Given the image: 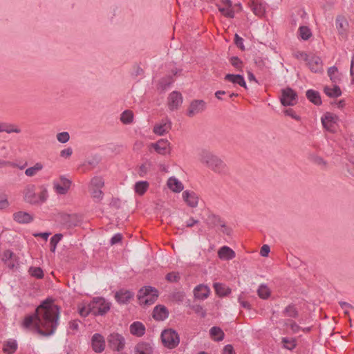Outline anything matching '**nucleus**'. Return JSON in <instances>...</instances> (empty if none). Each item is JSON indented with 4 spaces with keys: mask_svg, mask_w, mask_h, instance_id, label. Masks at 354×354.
<instances>
[{
    "mask_svg": "<svg viewBox=\"0 0 354 354\" xmlns=\"http://www.w3.org/2000/svg\"><path fill=\"white\" fill-rule=\"evenodd\" d=\"M53 299L48 297L35 308V313L25 317L23 326L32 327L44 337L53 335L59 325L61 308L53 304Z\"/></svg>",
    "mask_w": 354,
    "mask_h": 354,
    "instance_id": "f257e3e1",
    "label": "nucleus"
},
{
    "mask_svg": "<svg viewBox=\"0 0 354 354\" xmlns=\"http://www.w3.org/2000/svg\"><path fill=\"white\" fill-rule=\"evenodd\" d=\"M200 162L207 168L220 175H227L229 169L224 161L212 152L203 150L200 153Z\"/></svg>",
    "mask_w": 354,
    "mask_h": 354,
    "instance_id": "f03ea898",
    "label": "nucleus"
},
{
    "mask_svg": "<svg viewBox=\"0 0 354 354\" xmlns=\"http://www.w3.org/2000/svg\"><path fill=\"white\" fill-rule=\"evenodd\" d=\"M158 297V291L151 286H145L141 288L138 295V299L140 305L151 306L155 303Z\"/></svg>",
    "mask_w": 354,
    "mask_h": 354,
    "instance_id": "7ed1b4c3",
    "label": "nucleus"
},
{
    "mask_svg": "<svg viewBox=\"0 0 354 354\" xmlns=\"http://www.w3.org/2000/svg\"><path fill=\"white\" fill-rule=\"evenodd\" d=\"M91 314L94 316H103L106 314L111 308V303L103 297H94L89 304Z\"/></svg>",
    "mask_w": 354,
    "mask_h": 354,
    "instance_id": "20e7f679",
    "label": "nucleus"
},
{
    "mask_svg": "<svg viewBox=\"0 0 354 354\" xmlns=\"http://www.w3.org/2000/svg\"><path fill=\"white\" fill-rule=\"evenodd\" d=\"M161 339L163 345L169 349L177 347L180 342L178 333L171 328L165 329L162 332Z\"/></svg>",
    "mask_w": 354,
    "mask_h": 354,
    "instance_id": "39448f33",
    "label": "nucleus"
},
{
    "mask_svg": "<svg viewBox=\"0 0 354 354\" xmlns=\"http://www.w3.org/2000/svg\"><path fill=\"white\" fill-rule=\"evenodd\" d=\"M280 101L284 106H294L297 103V94L292 88L287 87L281 90Z\"/></svg>",
    "mask_w": 354,
    "mask_h": 354,
    "instance_id": "423d86ee",
    "label": "nucleus"
},
{
    "mask_svg": "<svg viewBox=\"0 0 354 354\" xmlns=\"http://www.w3.org/2000/svg\"><path fill=\"white\" fill-rule=\"evenodd\" d=\"M109 347L113 351H120L124 348L125 339L119 333H111L107 337Z\"/></svg>",
    "mask_w": 354,
    "mask_h": 354,
    "instance_id": "0eeeda50",
    "label": "nucleus"
},
{
    "mask_svg": "<svg viewBox=\"0 0 354 354\" xmlns=\"http://www.w3.org/2000/svg\"><path fill=\"white\" fill-rule=\"evenodd\" d=\"M206 109V102L203 100H194L190 103L187 115L192 118L196 114L202 113Z\"/></svg>",
    "mask_w": 354,
    "mask_h": 354,
    "instance_id": "6e6552de",
    "label": "nucleus"
},
{
    "mask_svg": "<svg viewBox=\"0 0 354 354\" xmlns=\"http://www.w3.org/2000/svg\"><path fill=\"white\" fill-rule=\"evenodd\" d=\"M183 103L182 94L178 91L171 92L167 98V105L171 111L178 109Z\"/></svg>",
    "mask_w": 354,
    "mask_h": 354,
    "instance_id": "1a4fd4ad",
    "label": "nucleus"
},
{
    "mask_svg": "<svg viewBox=\"0 0 354 354\" xmlns=\"http://www.w3.org/2000/svg\"><path fill=\"white\" fill-rule=\"evenodd\" d=\"M24 200L30 204L35 205L39 203L37 194L35 193V186L34 185H27L23 192Z\"/></svg>",
    "mask_w": 354,
    "mask_h": 354,
    "instance_id": "9d476101",
    "label": "nucleus"
},
{
    "mask_svg": "<svg viewBox=\"0 0 354 354\" xmlns=\"http://www.w3.org/2000/svg\"><path fill=\"white\" fill-rule=\"evenodd\" d=\"M337 118L336 115L333 113L327 112L322 118V123L323 127L326 130L330 132H335V124Z\"/></svg>",
    "mask_w": 354,
    "mask_h": 354,
    "instance_id": "9b49d317",
    "label": "nucleus"
},
{
    "mask_svg": "<svg viewBox=\"0 0 354 354\" xmlns=\"http://www.w3.org/2000/svg\"><path fill=\"white\" fill-rule=\"evenodd\" d=\"M134 293L130 290L120 289L115 294V299L120 304H127L133 298Z\"/></svg>",
    "mask_w": 354,
    "mask_h": 354,
    "instance_id": "f8f14e48",
    "label": "nucleus"
},
{
    "mask_svg": "<svg viewBox=\"0 0 354 354\" xmlns=\"http://www.w3.org/2000/svg\"><path fill=\"white\" fill-rule=\"evenodd\" d=\"M335 26L339 35L342 37H347L348 22L343 15H337L335 19Z\"/></svg>",
    "mask_w": 354,
    "mask_h": 354,
    "instance_id": "ddd939ff",
    "label": "nucleus"
},
{
    "mask_svg": "<svg viewBox=\"0 0 354 354\" xmlns=\"http://www.w3.org/2000/svg\"><path fill=\"white\" fill-rule=\"evenodd\" d=\"M91 345L93 351L96 353H102L105 348V340L100 333H95L91 339Z\"/></svg>",
    "mask_w": 354,
    "mask_h": 354,
    "instance_id": "4468645a",
    "label": "nucleus"
},
{
    "mask_svg": "<svg viewBox=\"0 0 354 354\" xmlns=\"http://www.w3.org/2000/svg\"><path fill=\"white\" fill-rule=\"evenodd\" d=\"M1 260L9 269L12 270L15 267L17 258L12 251L6 250L2 254Z\"/></svg>",
    "mask_w": 354,
    "mask_h": 354,
    "instance_id": "2eb2a0df",
    "label": "nucleus"
},
{
    "mask_svg": "<svg viewBox=\"0 0 354 354\" xmlns=\"http://www.w3.org/2000/svg\"><path fill=\"white\" fill-rule=\"evenodd\" d=\"M53 185L57 193L59 194H65L71 187V181L64 176H61L60 183L54 182Z\"/></svg>",
    "mask_w": 354,
    "mask_h": 354,
    "instance_id": "dca6fc26",
    "label": "nucleus"
},
{
    "mask_svg": "<svg viewBox=\"0 0 354 354\" xmlns=\"http://www.w3.org/2000/svg\"><path fill=\"white\" fill-rule=\"evenodd\" d=\"M169 142L167 140L160 139L155 143L151 144V147L159 154L165 155L170 152Z\"/></svg>",
    "mask_w": 354,
    "mask_h": 354,
    "instance_id": "f3484780",
    "label": "nucleus"
},
{
    "mask_svg": "<svg viewBox=\"0 0 354 354\" xmlns=\"http://www.w3.org/2000/svg\"><path fill=\"white\" fill-rule=\"evenodd\" d=\"M171 129V122L168 118L162 120L160 124H158L153 127L154 133L163 136Z\"/></svg>",
    "mask_w": 354,
    "mask_h": 354,
    "instance_id": "a211bd4d",
    "label": "nucleus"
},
{
    "mask_svg": "<svg viewBox=\"0 0 354 354\" xmlns=\"http://www.w3.org/2000/svg\"><path fill=\"white\" fill-rule=\"evenodd\" d=\"M13 220L20 224H28L31 223L34 218L29 213L24 211H19L13 214Z\"/></svg>",
    "mask_w": 354,
    "mask_h": 354,
    "instance_id": "6ab92c4d",
    "label": "nucleus"
},
{
    "mask_svg": "<svg viewBox=\"0 0 354 354\" xmlns=\"http://www.w3.org/2000/svg\"><path fill=\"white\" fill-rule=\"evenodd\" d=\"M209 288L204 284H199L194 289V297L198 299L204 300L209 297Z\"/></svg>",
    "mask_w": 354,
    "mask_h": 354,
    "instance_id": "aec40b11",
    "label": "nucleus"
},
{
    "mask_svg": "<svg viewBox=\"0 0 354 354\" xmlns=\"http://www.w3.org/2000/svg\"><path fill=\"white\" fill-rule=\"evenodd\" d=\"M310 70L313 73H321L322 68V59L318 56H313L307 61Z\"/></svg>",
    "mask_w": 354,
    "mask_h": 354,
    "instance_id": "412c9836",
    "label": "nucleus"
},
{
    "mask_svg": "<svg viewBox=\"0 0 354 354\" xmlns=\"http://www.w3.org/2000/svg\"><path fill=\"white\" fill-rule=\"evenodd\" d=\"M169 316V310L162 305L156 306L153 311V317L157 321H163Z\"/></svg>",
    "mask_w": 354,
    "mask_h": 354,
    "instance_id": "4be33fe9",
    "label": "nucleus"
},
{
    "mask_svg": "<svg viewBox=\"0 0 354 354\" xmlns=\"http://www.w3.org/2000/svg\"><path fill=\"white\" fill-rule=\"evenodd\" d=\"M224 80L225 81L232 82V84H238L240 86L243 87L247 89V85H246L245 79H244L243 76L240 74L235 75V74L228 73V74L225 75Z\"/></svg>",
    "mask_w": 354,
    "mask_h": 354,
    "instance_id": "5701e85b",
    "label": "nucleus"
},
{
    "mask_svg": "<svg viewBox=\"0 0 354 354\" xmlns=\"http://www.w3.org/2000/svg\"><path fill=\"white\" fill-rule=\"evenodd\" d=\"M183 198L189 206L196 207L198 205V197L194 192L188 190L183 192Z\"/></svg>",
    "mask_w": 354,
    "mask_h": 354,
    "instance_id": "b1692460",
    "label": "nucleus"
},
{
    "mask_svg": "<svg viewBox=\"0 0 354 354\" xmlns=\"http://www.w3.org/2000/svg\"><path fill=\"white\" fill-rule=\"evenodd\" d=\"M135 354H152L153 347L149 342H140L134 348Z\"/></svg>",
    "mask_w": 354,
    "mask_h": 354,
    "instance_id": "393cba45",
    "label": "nucleus"
},
{
    "mask_svg": "<svg viewBox=\"0 0 354 354\" xmlns=\"http://www.w3.org/2000/svg\"><path fill=\"white\" fill-rule=\"evenodd\" d=\"M223 222V221L221 219L220 216L212 213H209L205 221V223L209 229H212L216 226L221 225Z\"/></svg>",
    "mask_w": 354,
    "mask_h": 354,
    "instance_id": "a878e982",
    "label": "nucleus"
},
{
    "mask_svg": "<svg viewBox=\"0 0 354 354\" xmlns=\"http://www.w3.org/2000/svg\"><path fill=\"white\" fill-rule=\"evenodd\" d=\"M213 287L216 294L220 297H226L232 292L230 288L222 283L215 282L213 284Z\"/></svg>",
    "mask_w": 354,
    "mask_h": 354,
    "instance_id": "bb28decb",
    "label": "nucleus"
},
{
    "mask_svg": "<svg viewBox=\"0 0 354 354\" xmlns=\"http://www.w3.org/2000/svg\"><path fill=\"white\" fill-rule=\"evenodd\" d=\"M59 218L60 223L68 229L77 225L75 216L73 214H62Z\"/></svg>",
    "mask_w": 354,
    "mask_h": 354,
    "instance_id": "cd10ccee",
    "label": "nucleus"
},
{
    "mask_svg": "<svg viewBox=\"0 0 354 354\" xmlns=\"http://www.w3.org/2000/svg\"><path fill=\"white\" fill-rule=\"evenodd\" d=\"M218 256L221 259L231 260L235 257L236 254L232 249L225 245L219 249Z\"/></svg>",
    "mask_w": 354,
    "mask_h": 354,
    "instance_id": "c85d7f7f",
    "label": "nucleus"
},
{
    "mask_svg": "<svg viewBox=\"0 0 354 354\" xmlns=\"http://www.w3.org/2000/svg\"><path fill=\"white\" fill-rule=\"evenodd\" d=\"M130 332L133 335L142 337L145 333V326L140 322H134L130 326Z\"/></svg>",
    "mask_w": 354,
    "mask_h": 354,
    "instance_id": "c756f323",
    "label": "nucleus"
},
{
    "mask_svg": "<svg viewBox=\"0 0 354 354\" xmlns=\"http://www.w3.org/2000/svg\"><path fill=\"white\" fill-rule=\"evenodd\" d=\"M306 96L307 99L315 105H321L322 102L320 94L318 91L313 89H308L306 92Z\"/></svg>",
    "mask_w": 354,
    "mask_h": 354,
    "instance_id": "7c9ffc66",
    "label": "nucleus"
},
{
    "mask_svg": "<svg viewBox=\"0 0 354 354\" xmlns=\"http://www.w3.org/2000/svg\"><path fill=\"white\" fill-rule=\"evenodd\" d=\"M167 185L170 189L174 192H180L184 187L180 181L175 177H171L168 179Z\"/></svg>",
    "mask_w": 354,
    "mask_h": 354,
    "instance_id": "2f4dec72",
    "label": "nucleus"
},
{
    "mask_svg": "<svg viewBox=\"0 0 354 354\" xmlns=\"http://www.w3.org/2000/svg\"><path fill=\"white\" fill-rule=\"evenodd\" d=\"M17 342L15 339H10L3 344V351L7 354H12L17 349Z\"/></svg>",
    "mask_w": 354,
    "mask_h": 354,
    "instance_id": "473e14b6",
    "label": "nucleus"
},
{
    "mask_svg": "<svg viewBox=\"0 0 354 354\" xmlns=\"http://www.w3.org/2000/svg\"><path fill=\"white\" fill-rule=\"evenodd\" d=\"M0 132L11 133H20L21 129L12 124L1 122L0 123Z\"/></svg>",
    "mask_w": 354,
    "mask_h": 354,
    "instance_id": "72a5a7b5",
    "label": "nucleus"
},
{
    "mask_svg": "<svg viewBox=\"0 0 354 354\" xmlns=\"http://www.w3.org/2000/svg\"><path fill=\"white\" fill-rule=\"evenodd\" d=\"M283 315L286 317L297 318L299 317V312L295 305L290 304L285 308L283 311Z\"/></svg>",
    "mask_w": 354,
    "mask_h": 354,
    "instance_id": "f704fd0d",
    "label": "nucleus"
},
{
    "mask_svg": "<svg viewBox=\"0 0 354 354\" xmlns=\"http://www.w3.org/2000/svg\"><path fill=\"white\" fill-rule=\"evenodd\" d=\"M209 334L217 342L222 341L225 336L222 329L218 326L212 327L209 330Z\"/></svg>",
    "mask_w": 354,
    "mask_h": 354,
    "instance_id": "c9c22d12",
    "label": "nucleus"
},
{
    "mask_svg": "<svg viewBox=\"0 0 354 354\" xmlns=\"http://www.w3.org/2000/svg\"><path fill=\"white\" fill-rule=\"evenodd\" d=\"M324 91L330 97H337L342 95V91L337 85H335L333 88L326 86L324 88Z\"/></svg>",
    "mask_w": 354,
    "mask_h": 354,
    "instance_id": "e433bc0d",
    "label": "nucleus"
},
{
    "mask_svg": "<svg viewBox=\"0 0 354 354\" xmlns=\"http://www.w3.org/2000/svg\"><path fill=\"white\" fill-rule=\"evenodd\" d=\"M149 184L147 181H139L135 185V192L140 196L143 195L148 189Z\"/></svg>",
    "mask_w": 354,
    "mask_h": 354,
    "instance_id": "4c0bfd02",
    "label": "nucleus"
},
{
    "mask_svg": "<svg viewBox=\"0 0 354 354\" xmlns=\"http://www.w3.org/2000/svg\"><path fill=\"white\" fill-rule=\"evenodd\" d=\"M216 7L219 12L225 17L232 19L234 17V11L232 7H222L221 5L216 3Z\"/></svg>",
    "mask_w": 354,
    "mask_h": 354,
    "instance_id": "58836bf2",
    "label": "nucleus"
},
{
    "mask_svg": "<svg viewBox=\"0 0 354 354\" xmlns=\"http://www.w3.org/2000/svg\"><path fill=\"white\" fill-rule=\"evenodd\" d=\"M29 274L38 279H43L44 277V271L40 267L31 266L28 269Z\"/></svg>",
    "mask_w": 354,
    "mask_h": 354,
    "instance_id": "ea45409f",
    "label": "nucleus"
},
{
    "mask_svg": "<svg viewBox=\"0 0 354 354\" xmlns=\"http://www.w3.org/2000/svg\"><path fill=\"white\" fill-rule=\"evenodd\" d=\"M327 72L328 75L330 77V79L333 82L337 83L340 80L338 69L336 66H333L329 67Z\"/></svg>",
    "mask_w": 354,
    "mask_h": 354,
    "instance_id": "a19ab883",
    "label": "nucleus"
},
{
    "mask_svg": "<svg viewBox=\"0 0 354 354\" xmlns=\"http://www.w3.org/2000/svg\"><path fill=\"white\" fill-rule=\"evenodd\" d=\"M43 169V165L40 162H37L33 167H30L26 169L25 174L27 176H34L36 174Z\"/></svg>",
    "mask_w": 354,
    "mask_h": 354,
    "instance_id": "79ce46f5",
    "label": "nucleus"
},
{
    "mask_svg": "<svg viewBox=\"0 0 354 354\" xmlns=\"http://www.w3.org/2000/svg\"><path fill=\"white\" fill-rule=\"evenodd\" d=\"M133 114L130 110L123 111L120 115V120L123 124H128L133 122Z\"/></svg>",
    "mask_w": 354,
    "mask_h": 354,
    "instance_id": "37998d69",
    "label": "nucleus"
},
{
    "mask_svg": "<svg viewBox=\"0 0 354 354\" xmlns=\"http://www.w3.org/2000/svg\"><path fill=\"white\" fill-rule=\"evenodd\" d=\"M63 237V234L60 233L55 234L53 235L50 240V250L52 252H55L56 250L58 243L61 241Z\"/></svg>",
    "mask_w": 354,
    "mask_h": 354,
    "instance_id": "c03bdc74",
    "label": "nucleus"
},
{
    "mask_svg": "<svg viewBox=\"0 0 354 354\" xmlns=\"http://www.w3.org/2000/svg\"><path fill=\"white\" fill-rule=\"evenodd\" d=\"M299 35L303 40H308L312 36L310 29L306 26H301L299 28Z\"/></svg>",
    "mask_w": 354,
    "mask_h": 354,
    "instance_id": "a18cd8bd",
    "label": "nucleus"
},
{
    "mask_svg": "<svg viewBox=\"0 0 354 354\" xmlns=\"http://www.w3.org/2000/svg\"><path fill=\"white\" fill-rule=\"evenodd\" d=\"M257 294L260 298L266 299L270 295V290L267 286L261 284L257 290Z\"/></svg>",
    "mask_w": 354,
    "mask_h": 354,
    "instance_id": "49530a36",
    "label": "nucleus"
},
{
    "mask_svg": "<svg viewBox=\"0 0 354 354\" xmlns=\"http://www.w3.org/2000/svg\"><path fill=\"white\" fill-rule=\"evenodd\" d=\"M252 10L256 15L261 16L265 13L266 8L262 3H255L254 1L252 2Z\"/></svg>",
    "mask_w": 354,
    "mask_h": 354,
    "instance_id": "de8ad7c7",
    "label": "nucleus"
},
{
    "mask_svg": "<svg viewBox=\"0 0 354 354\" xmlns=\"http://www.w3.org/2000/svg\"><path fill=\"white\" fill-rule=\"evenodd\" d=\"M230 62L237 71L242 72L243 68V62L237 56H233L230 58Z\"/></svg>",
    "mask_w": 354,
    "mask_h": 354,
    "instance_id": "09e8293b",
    "label": "nucleus"
},
{
    "mask_svg": "<svg viewBox=\"0 0 354 354\" xmlns=\"http://www.w3.org/2000/svg\"><path fill=\"white\" fill-rule=\"evenodd\" d=\"M281 343L284 348L290 351L293 350L297 346L295 339H288V337H282Z\"/></svg>",
    "mask_w": 354,
    "mask_h": 354,
    "instance_id": "8fccbe9b",
    "label": "nucleus"
},
{
    "mask_svg": "<svg viewBox=\"0 0 354 354\" xmlns=\"http://www.w3.org/2000/svg\"><path fill=\"white\" fill-rule=\"evenodd\" d=\"M189 308L194 311L195 313L199 315L201 318H205L207 315V312L203 309V306L200 304H192Z\"/></svg>",
    "mask_w": 354,
    "mask_h": 354,
    "instance_id": "3c124183",
    "label": "nucleus"
},
{
    "mask_svg": "<svg viewBox=\"0 0 354 354\" xmlns=\"http://www.w3.org/2000/svg\"><path fill=\"white\" fill-rule=\"evenodd\" d=\"M165 279L170 283H177L180 279V276L178 272H171L167 274Z\"/></svg>",
    "mask_w": 354,
    "mask_h": 354,
    "instance_id": "603ef678",
    "label": "nucleus"
},
{
    "mask_svg": "<svg viewBox=\"0 0 354 354\" xmlns=\"http://www.w3.org/2000/svg\"><path fill=\"white\" fill-rule=\"evenodd\" d=\"M309 160L317 165H319V166H323V167H326V162L320 156H318L317 155H315V154H312L309 157Z\"/></svg>",
    "mask_w": 354,
    "mask_h": 354,
    "instance_id": "864d4df0",
    "label": "nucleus"
},
{
    "mask_svg": "<svg viewBox=\"0 0 354 354\" xmlns=\"http://www.w3.org/2000/svg\"><path fill=\"white\" fill-rule=\"evenodd\" d=\"M91 194L93 198L100 201L102 199L104 194L100 188H91Z\"/></svg>",
    "mask_w": 354,
    "mask_h": 354,
    "instance_id": "5fc2aeb1",
    "label": "nucleus"
},
{
    "mask_svg": "<svg viewBox=\"0 0 354 354\" xmlns=\"http://www.w3.org/2000/svg\"><path fill=\"white\" fill-rule=\"evenodd\" d=\"M285 325L290 326V329L294 333H297L301 330V328L295 322L290 319H287Z\"/></svg>",
    "mask_w": 354,
    "mask_h": 354,
    "instance_id": "6e6d98bb",
    "label": "nucleus"
},
{
    "mask_svg": "<svg viewBox=\"0 0 354 354\" xmlns=\"http://www.w3.org/2000/svg\"><path fill=\"white\" fill-rule=\"evenodd\" d=\"M57 140L61 143H66L70 139V135L66 131H63L61 133H58L57 134Z\"/></svg>",
    "mask_w": 354,
    "mask_h": 354,
    "instance_id": "4d7b16f0",
    "label": "nucleus"
},
{
    "mask_svg": "<svg viewBox=\"0 0 354 354\" xmlns=\"http://www.w3.org/2000/svg\"><path fill=\"white\" fill-rule=\"evenodd\" d=\"M104 186V180L100 177H94L91 180V188H101Z\"/></svg>",
    "mask_w": 354,
    "mask_h": 354,
    "instance_id": "13d9d810",
    "label": "nucleus"
},
{
    "mask_svg": "<svg viewBox=\"0 0 354 354\" xmlns=\"http://www.w3.org/2000/svg\"><path fill=\"white\" fill-rule=\"evenodd\" d=\"M185 297V293L183 291L174 292L171 295V299L178 302H182Z\"/></svg>",
    "mask_w": 354,
    "mask_h": 354,
    "instance_id": "bf43d9fd",
    "label": "nucleus"
},
{
    "mask_svg": "<svg viewBox=\"0 0 354 354\" xmlns=\"http://www.w3.org/2000/svg\"><path fill=\"white\" fill-rule=\"evenodd\" d=\"M10 205L7 196L0 192V209H6Z\"/></svg>",
    "mask_w": 354,
    "mask_h": 354,
    "instance_id": "052dcab7",
    "label": "nucleus"
},
{
    "mask_svg": "<svg viewBox=\"0 0 354 354\" xmlns=\"http://www.w3.org/2000/svg\"><path fill=\"white\" fill-rule=\"evenodd\" d=\"M284 113L286 115L290 116L297 121H300V120H301V117L299 116L298 115H297L295 111L291 108L285 109Z\"/></svg>",
    "mask_w": 354,
    "mask_h": 354,
    "instance_id": "680f3d73",
    "label": "nucleus"
},
{
    "mask_svg": "<svg viewBox=\"0 0 354 354\" xmlns=\"http://www.w3.org/2000/svg\"><path fill=\"white\" fill-rule=\"evenodd\" d=\"M234 44L241 50H245V47L243 45V39L242 37H241L238 34H235V35H234Z\"/></svg>",
    "mask_w": 354,
    "mask_h": 354,
    "instance_id": "e2e57ef3",
    "label": "nucleus"
},
{
    "mask_svg": "<svg viewBox=\"0 0 354 354\" xmlns=\"http://www.w3.org/2000/svg\"><path fill=\"white\" fill-rule=\"evenodd\" d=\"M238 301L241 304V307H243V308H245L247 310L251 309V305L250 304V303L243 299V292L239 296Z\"/></svg>",
    "mask_w": 354,
    "mask_h": 354,
    "instance_id": "0e129e2a",
    "label": "nucleus"
},
{
    "mask_svg": "<svg viewBox=\"0 0 354 354\" xmlns=\"http://www.w3.org/2000/svg\"><path fill=\"white\" fill-rule=\"evenodd\" d=\"M294 57L297 59H303L306 62L308 60V55L303 51H297L294 53Z\"/></svg>",
    "mask_w": 354,
    "mask_h": 354,
    "instance_id": "69168bd1",
    "label": "nucleus"
},
{
    "mask_svg": "<svg viewBox=\"0 0 354 354\" xmlns=\"http://www.w3.org/2000/svg\"><path fill=\"white\" fill-rule=\"evenodd\" d=\"M122 235L120 233H117L113 236L110 240L111 245H115L122 241Z\"/></svg>",
    "mask_w": 354,
    "mask_h": 354,
    "instance_id": "338daca9",
    "label": "nucleus"
},
{
    "mask_svg": "<svg viewBox=\"0 0 354 354\" xmlns=\"http://www.w3.org/2000/svg\"><path fill=\"white\" fill-rule=\"evenodd\" d=\"M223 354H236L233 346L231 344H227L224 346Z\"/></svg>",
    "mask_w": 354,
    "mask_h": 354,
    "instance_id": "774afa93",
    "label": "nucleus"
}]
</instances>
